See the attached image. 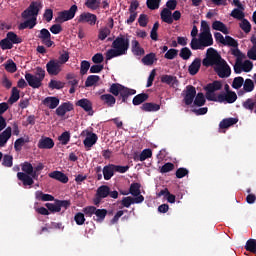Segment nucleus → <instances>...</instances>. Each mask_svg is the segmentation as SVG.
Masks as SVG:
<instances>
[{
  "label": "nucleus",
  "instance_id": "obj_1",
  "mask_svg": "<svg viewBox=\"0 0 256 256\" xmlns=\"http://www.w3.org/2000/svg\"><path fill=\"white\" fill-rule=\"evenodd\" d=\"M108 92H110L111 95H114V97H118L119 100H122V103H127V99H129L131 95H135L137 90L127 88L119 83H113Z\"/></svg>",
  "mask_w": 256,
  "mask_h": 256
},
{
  "label": "nucleus",
  "instance_id": "obj_2",
  "mask_svg": "<svg viewBox=\"0 0 256 256\" xmlns=\"http://www.w3.org/2000/svg\"><path fill=\"white\" fill-rule=\"evenodd\" d=\"M25 79L32 89H39L43 85V80L45 79V69L42 67H36L35 75L31 73L25 74Z\"/></svg>",
  "mask_w": 256,
  "mask_h": 256
},
{
  "label": "nucleus",
  "instance_id": "obj_3",
  "mask_svg": "<svg viewBox=\"0 0 256 256\" xmlns=\"http://www.w3.org/2000/svg\"><path fill=\"white\" fill-rule=\"evenodd\" d=\"M21 169L23 172H18L17 173V179L19 181H22L24 187L31 186L35 181L29 174L33 173V164L30 162H24L21 164Z\"/></svg>",
  "mask_w": 256,
  "mask_h": 256
},
{
  "label": "nucleus",
  "instance_id": "obj_4",
  "mask_svg": "<svg viewBox=\"0 0 256 256\" xmlns=\"http://www.w3.org/2000/svg\"><path fill=\"white\" fill-rule=\"evenodd\" d=\"M224 59L221 54L214 48H208L206 51V57L202 60L203 67H217Z\"/></svg>",
  "mask_w": 256,
  "mask_h": 256
},
{
  "label": "nucleus",
  "instance_id": "obj_5",
  "mask_svg": "<svg viewBox=\"0 0 256 256\" xmlns=\"http://www.w3.org/2000/svg\"><path fill=\"white\" fill-rule=\"evenodd\" d=\"M23 43V38L19 37L15 32L10 31L6 34V38L0 41V48L2 51L13 49V45Z\"/></svg>",
  "mask_w": 256,
  "mask_h": 256
},
{
  "label": "nucleus",
  "instance_id": "obj_6",
  "mask_svg": "<svg viewBox=\"0 0 256 256\" xmlns=\"http://www.w3.org/2000/svg\"><path fill=\"white\" fill-rule=\"evenodd\" d=\"M131 36L129 34H120L113 42L112 49H118L122 54L127 55Z\"/></svg>",
  "mask_w": 256,
  "mask_h": 256
},
{
  "label": "nucleus",
  "instance_id": "obj_7",
  "mask_svg": "<svg viewBox=\"0 0 256 256\" xmlns=\"http://www.w3.org/2000/svg\"><path fill=\"white\" fill-rule=\"evenodd\" d=\"M43 9V4L40 1H33L28 8L21 13L22 19H36L39 17V11Z\"/></svg>",
  "mask_w": 256,
  "mask_h": 256
},
{
  "label": "nucleus",
  "instance_id": "obj_8",
  "mask_svg": "<svg viewBox=\"0 0 256 256\" xmlns=\"http://www.w3.org/2000/svg\"><path fill=\"white\" fill-rule=\"evenodd\" d=\"M77 11L79 8L77 5H72L69 10H64L58 12V16L55 18L56 23H66V21H71L75 19V15H77Z\"/></svg>",
  "mask_w": 256,
  "mask_h": 256
},
{
  "label": "nucleus",
  "instance_id": "obj_9",
  "mask_svg": "<svg viewBox=\"0 0 256 256\" xmlns=\"http://www.w3.org/2000/svg\"><path fill=\"white\" fill-rule=\"evenodd\" d=\"M214 71L218 77H220V79H227V77H231V67L225 60H223L217 66H214Z\"/></svg>",
  "mask_w": 256,
  "mask_h": 256
},
{
  "label": "nucleus",
  "instance_id": "obj_10",
  "mask_svg": "<svg viewBox=\"0 0 256 256\" xmlns=\"http://www.w3.org/2000/svg\"><path fill=\"white\" fill-rule=\"evenodd\" d=\"M46 71L48 75L57 76L63 71V66L60 64L59 60L51 59L46 64Z\"/></svg>",
  "mask_w": 256,
  "mask_h": 256
},
{
  "label": "nucleus",
  "instance_id": "obj_11",
  "mask_svg": "<svg viewBox=\"0 0 256 256\" xmlns=\"http://www.w3.org/2000/svg\"><path fill=\"white\" fill-rule=\"evenodd\" d=\"M78 23H87L91 27L97 24V15L91 12H84L79 15Z\"/></svg>",
  "mask_w": 256,
  "mask_h": 256
},
{
  "label": "nucleus",
  "instance_id": "obj_12",
  "mask_svg": "<svg viewBox=\"0 0 256 256\" xmlns=\"http://www.w3.org/2000/svg\"><path fill=\"white\" fill-rule=\"evenodd\" d=\"M143 201H145V197H143V195H140L138 197H123L121 200V205L122 207H120V209H123V207H126V209H129L131 207V205H134V203H143Z\"/></svg>",
  "mask_w": 256,
  "mask_h": 256
},
{
  "label": "nucleus",
  "instance_id": "obj_13",
  "mask_svg": "<svg viewBox=\"0 0 256 256\" xmlns=\"http://www.w3.org/2000/svg\"><path fill=\"white\" fill-rule=\"evenodd\" d=\"M38 39L42 41L43 45H46L47 47H53L54 43L51 40V32L47 28H43L40 30V33L38 34Z\"/></svg>",
  "mask_w": 256,
  "mask_h": 256
},
{
  "label": "nucleus",
  "instance_id": "obj_14",
  "mask_svg": "<svg viewBox=\"0 0 256 256\" xmlns=\"http://www.w3.org/2000/svg\"><path fill=\"white\" fill-rule=\"evenodd\" d=\"M197 95V90L193 85H188L186 87V94L184 96L185 105H192L193 101H195V97Z\"/></svg>",
  "mask_w": 256,
  "mask_h": 256
},
{
  "label": "nucleus",
  "instance_id": "obj_15",
  "mask_svg": "<svg viewBox=\"0 0 256 256\" xmlns=\"http://www.w3.org/2000/svg\"><path fill=\"white\" fill-rule=\"evenodd\" d=\"M237 101V93L235 91L222 93L218 95V103H235Z\"/></svg>",
  "mask_w": 256,
  "mask_h": 256
},
{
  "label": "nucleus",
  "instance_id": "obj_16",
  "mask_svg": "<svg viewBox=\"0 0 256 256\" xmlns=\"http://www.w3.org/2000/svg\"><path fill=\"white\" fill-rule=\"evenodd\" d=\"M76 105L78 107H81L83 110L88 113V115L92 116L94 111H93V103H91V100L87 98H83L77 101Z\"/></svg>",
  "mask_w": 256,
  "mask_h": 256
},
{
  "label": "nucleus",
  "instance_id": "obj_17",
  "mask_svg": "<svg viewBox=\"0 0 256 256\" xmlns=\"http://www.w3.org/2000/svg\"><path fill=\"white\" fill-rule=\"evenodd\" d=\"M98 139H99V137L97 136V134H95L93 132H87L86 138L83 141L84 147L86 149H91V147H93V145H95V143H97Z\"/></svg>",
  "mask_w": 256,
  "mask_h": 256
},
{
  "label": "nucleus",
  "instance_id": "obj_18",
  "mask_svg": "<svg viewBox=\"0 0 256 256\" xmlns=\"http://www.w3.org/2000/svg\"><path fill=\"white\" fill-rule=\"evenodd\" d=\"M161 83L169 85V87H179V80L176 76L164 74L161 76Z\"/></svg>",
  "mask_w": 256,
  "mask_h": 256
},
{
  "label": "nucleus",
  "instance_id": "obj_19",
  "mask_svg": "<svg viewBox=\"0 0 256 256\" xmlns=\"http://www.w3.org/2000/svg\"><path fill=\"white\" fill-rule=\"evenodd\" d=\"M153 157V151L151 149H144L140 154L134 153L133 160L134 161H146V159H151Z\"/></svg>",
  "mask_w": 256,
  "mask_h": 256
},
{
  "label": "nucleus",
  "instance_id": "obj_20",
  "mask_svg": "<svg viewBox=\"0 0 256 256\" xmlns=\"http://www.w3.org/2000/svg\"><path fill=\"white\" fill-rule=\"evenodd\" d=\"M69 111H73V103L64 102L56 109V115L58 117H65V114L69 113Z\"/></svg>",
  "mask_w": 256,
  "mask_h": 256
},
{
  "label": "nucleus",
  "instance_id": "obj_21",
  "mask_svg": "<svg viewBox=\"0 0 256 256\" xmlns=\"http://www.w3.org/2000/svg\"><path fill=\"white\" fill-rule=\"evenodd\" d=\"M54 147L55 142L47 136H42L38 142V149H53Z\"/></svg>",
  "mask_w": 256,
  "mask_h": 256
},
{
  "label": "nucleus",
  "instance_id": "obj_22",
  "mask_svg": "<svg viewBox=\"0 0 256 256\" xmlns=\"http://www.w3.org/2000/svg\"><path fill=\"white\" fill-rule=\"evenodd\" d=\"M60 100L55 96H48L43 101L42 104L49 109H57L59 107Z\"/></svg>",
  "mask_w": 256,
  "mask_h": 256
},
{
  "label": "nucleus",
  "instance_id": "obj_23",
  "mask_svg": "<svg viewBox=\"0 0 256 256\" xmlns=\"http://www.w3.org/2000/svg\"><path fill=\"white\" fill-rule=\"evenodd\" d=\"M48 177H50V179H55L60 183H69V177H67V175L61 171H53L48 174Z\"/></svg>",
  "mask_w": 256,
  "mask_h": 256
},
{
  "label": "nucleus",
  "instance_id": "obj_24",
  "mask_svg": "<svg viewBox=\"0 0 256 256\" xmlns=\"http://www.w3.org/2000/svg\"><path fill=\"white\" fill-rule=\"evenodd\" d=\"M200 69H201V60L200 58H195L188 67V73L192 76L197 75Z\"/></svg>",
  "mask_w": 256,
  "mask_h": 256
},
{
  "label": "nucleus",
  "instance_id": "obj_25",
  "mask_svg": "<svg viewBox=\"0 0 256 256\" xmlns=\"http://www.w3.org/2000/svg\"><path fill=\"white\" fill-rule=\"evenodd\" d=\"M140 109L145 113H151V112L159 111V109H161V105L155 104L153 102H146L142 104Z\"/></svg>",
  "mask_w": 256,
  "mask_h": 256
},
{
  "label": "nucleus",
  "instance_id": "obj_26",
  "mask_svg": "<svg viewBox=\"0 0 256 256\" xmlns=\"http://www.w3.org/2000/svg\"><path fill=\"white\" fill-rule=\"evenodd\" d=\"M11 127H7L2 133H0V147H5L7 141L11 139Z\"/></svg>",
  "mask_w": 256,
  "mask_h": 256
},
{
  "label": "nucleus",
  "instance_id": "obj_27",
  "mask_svg": "<svg viewBox=\"0 0 256 256\" xmlns=\"http://www.w3.org/2000/svg\"><path fill=\"white\" fill-rule=\"evenodd\" d=\"M239 119L237 118H225L219 123L220 129H229V127H233V125H237Z\"/></svg>",
  "mask_w": 256,
  "mask_h": 256
},
{
  "label": "nucleus",
  "instance_id": "obj_28",
  "mask_svg": "<svg viewBox=\"0 0 256 256\" xmlns=\"http://www.w3.org/2000/svg\"><path fill=\"white\" fill-rule=\"evenodd\" d=\"M212 29L214 31H220L224 35H229V29H227V26L223 22H221L219 20H215L212 23Z\"/></svg>",
  "mask_w": 256,
  "mask_h": 256
},
{
  "label": "nucleus",
  "instance_id": "obj_29",
  "mask_svg": "<svg viewBox=\"0 0 256 256\" xmlns=\"http://www.w3.org/2000/svg\"><path fill=\"white\" fill-rule=\"evenodd\" d=\"M200 43L202 47H211L213 45V35L212 34H199Z\"/></svg>",
  "mask_w": 256,
  "mask_h": 256
},
{
  "label": "nucleus",
  "instance_id": "obj_30",
  "mask_svg": "<svg viewBox=\"0 0 256 256\" xmlns=\"http://www.w3.org/2000/svg\"><path fill=\"white\" fill-rule=\"evenodd\" d=\"M100 100L103 101L104 105H107V107H114L115 103H117V99L111 94L101 95Z\"/></svg>",
  "mask_w": 256,
  "mask_h": 256
},
{
  "label": "nucleus",
  "instance_id": "obj_31",
  "mask_svg": "<svg viewBox=\"0 0 256 256\" xmlns=\"http://www.w3.org/2000/svg\"><path fill=\"white\" fill-rule=\"evenodd\" d=\"M160 16L164 23H167L168 25H172L173 16H172L171 10H169V8H164L161 11Z\"/></svg>",
  "mask_w": 256,
  "mask_h": 256
},
{
  "label": "nucleus",
  "instance_id": "obj_32",
  "mask_svg": "<svg viewBox=\"0 0 256 256\" xmlns=\"http://www.w3.org/2000/svg\"><path fill=\"white\" fill-rule=\"evenodd\" d=\"M37 25V20L35 18H28L26 21L19 24L18 28L20 31L24 29H33Z\"/></svg>",
  "mask_w": 256,
  "mask_h": 256
},
{
  "label": "nucleus",
  "instance_id": "obj_33",
  "mask_svg": "<svg viewBox=\"0 0 256 256\" xmlns=\"http://www.w3.org/2000/svg\"><path fill=\"white\" fill-rule=\"evenodd\" d=\"M223 88V84L221 81H214L212 83H209L205 87V91H209L210 93H215V91H221Z\"/></svg>",
  "mask_w": 256,
  "mask_h": 256
},
{
  "label": "nucleus",
  "instance_id": "obj_34",
  "mask_svg": "<svg viewBox=\"0 0 256 256\" xmlns=\"http://www.w3.org/2000/svg\"><path fill=\"white\" fill-rule=\"evenodd\" d=\"M94 215V221L97 223H103L105 221V217H107V209H98L96 208Z\"/></svg>",
  "mask_w": 256,
  "mask_h": 256
},
{
  "label": "nucleus",
  "instance_id": "obj_35",
  "mask_svg": "<svg viewBox=\"0 0 256 256\" xmlns=\"http://www.w3.org/2000/svg\"><path fill=\"white\" fill-rule=\"evenodd\" d=\"M35 199L37 201H55V197L51 194H45L43 191L35 192Z\"/></svg>",
  "mask_w": 256,
  "mask_h": 256
},
{
  "label": "nucleus",
  "instance_id": "obj_36",
  "mask_svg": "<svg viewBox=\"0 0 256 256\" xmlns=\"http://www.w3.org/2000/svg\"><path fill=\"white\" fill-rule=\"evenodd\" d=\"M102 171H103L105 181H109L111 177L115 175V169L113 168V164L104 166Z\"/></svg>",
  "mask_w": 256,
  "mask_h": 256
},
{
  "label": "nucleus",
  "instance_id": "obj_37",
  "mask_svg": "<svg viewBox=\"0 0 256 256\" xmlns=\"http://www.w3.org/2000/svg\"><path fill=\"white\" fill-rule=\"evenodd\" d=\"M132 53L137 57L145 55V49L141 48V45L137 40H132Z\"/></svg>",
  "mask_w": 256,
  "mask_h": 256
},
{
  "label": "nucleus",
  "instance_id": "obj_38",
  "mask_svg": "<svg viewBox=\"0 0 256 256\" xmlns=\"http://www.w3.org/2000/svg\"><path fill=\"white\" fill-rule=\"evenodd\" d=\"M130 195L133 197H141V184L140 183H132L129 188Z\"/></svg>",
  "mask_w": 256,
  "mask_h": 256
},
{
  "label": "nucleus",
  "instance_id": "obj_39",
  "mask_svg": "<svg viewBox=\"0 0 256 256\" xmlns=\"http://www.w3.org/2000/svg\"><path fill=\"white\" fill-rule=\"evenodd\" d=\"M147 99H149V94L147 93H141V94H138L136 95L133 100H132V103L133 105H141L143 103H145V101H147Z\"/></svg>",
  "mask_w": 256,
  "mask_h": 256
},
{
  "label": "nucleus",
  "instance_id": "obj_40",
  "mask_svg": "<svg viewBox=\"0 0 256 256\" xmlns=\"http://www.w3.org/2000/svg\"><path fill=\"white\" fill-rule=\"evenodd\" d=\"M155 61H157V55L153 52L147 54L146 56H144L142 58V63L147 66L153 65V63H155Z\"/></svg>",
  "mask_w": 256,
  "mask_h": 256
},
{
  "label": "nucleus",
  "instance_id": "obj_41",
  "mask_svg": "<svg viewBox=\"0 0 256 256\" xmlns=\"http://www.w3.org/2000/svg\"><path fill=\"white\" fill-rule=\"evenodd\" d=\"M109 190H110L109 186L102 185L98 187L96 194L98 197H101L102 199H106V197H109Z\"/></svg>",
  "mask_w": 256,
  "mask_h": 256
},
{
  "label": "nucleus",
  "instance_id": "obj_42",
  "mask_svg": "<svg viewBox=\"0 0 256 256\" xmlns=\"http://www.w3.org/2000/svg\"><path fill=\"white\" fill-rule=\"evenodd\" d=\"M242 107L247 111H251V113H253V110L256 107V100H254L253 98H248L242 103Z\"/></svg>",
  "mask_w": 256,
  "mask_h": 256
},
{
  "label": "nucleus",
  "instance_id": "obj_43",
  "mask_svg": "<svg viewBox=\"0 0 256 256\" xmlns=\"http://www.w3.org/2000/svg\"><path fill=\"white\" fill-rule=\"evenodd\" d=\"M109 35H111V29H109V27L107 26L102 27L99 29V32H98V39L100 41H105V39H107Z\"/></svg>",
  "mask_w": 256,
  "mask_h": 256
},
{
  "label": "nucleus",
  "instance_id": "obj_44",
  "mask_svg": "<svg viewBox=\"0 0 256 256\" xmlns=\"http://www.w3.org/2000/svg\"><path fill=\"white\" fill-rule=\"evenodd\" d=\"M190 47L193 51H203V49H205L199 38H192Z\"/></svg>",
  "mask_w": 256,
  "mask_h": 256
},
{
  "label": "nucleus",
  "instance_id": "obj_45",
  "mask_svg": "<svg viewBox=\"0 0 256 256\" xmlns=\"http://www.w3.org/2000/svg\"><path fill=\"white\" fill-rule=\"evenodd\" d=\"M245 10H241L239 8H235L232 10L230 16L233 17L234 19H237L238 21H242L245 19Z\"/></svg>",
  "mask_w": 256,
  "mask_h": 256
},
{
  "label": "nucleus",
  "instance_id": "obj_46",
  "mask_svg": "<svg viewBox=\"0 0 256 256\" xmlns=\"http://www.w3.org/2000/svg\"><path fill=\"white\" fill-rule=\"evenodd\" d=\"M25 143H29V138L20 137L14 142L15 151H21Z\"/></svg>",
  "mask_w": 256,
  "mask_h": 256
},
{
  "label": "nucleus",
  "instance_id": "obj_47",
  "mask_svg": "<svg viewBox=\"0 0 256 256\" xmlns=\"http://www.w3.org/2000/svg\"><path fill=\"white\" fill-rule=\"evenodd\" d=\"M122 54L118 49L112 48L106 52V61H111L114 57H121Z\"/></svg>",
  "mask_w": 256,
  "mask_h": 256
},
{
  "label": "nucleus",
  "instance_id": "obj_48",
  "mask_svg": "<svg viewBox=\"0 0 256 256\" xmlns=\"http://www.w3.org/2000/svg\"><path fill=\"white\" fill-rule=\"evenodd\" d=\"M4 69L8 73H15L17 71V64H15V62L12 59H9L4 64Z\"/></svg>",
  "mask_w": 256,
  "mask_h": 256
},
{
  "label": "nucleus",
  "instance_id": "obj_49",
  "mask_svg": "<svg viewBox=\"0 0 256 256\" xmlns=\"http://www.w3.org/2000/svg\"><path fill=\"white\" fill-rule=\"evenodd\" d=\"M192 55L193 52H191V49H189L188 47L182 48L179 53V57H181V59H183L184 61H189Z\"/></svg>",
  "mask_w": 256,
  "mask_h": 256
},
{
  "label": "nucleus",
  "instance_id": "obj_50",
  "mask_svg": "<svg viewBox=\"0 0 256 256\" xmlns=\"http://www.w3.org/2000/svg\"><path fill=\"white\" fill-rule=\"evenodd\" d=\"M101 5V2L99 0H87L85 2V7L87 9H91V11H97Z\"/></svg>",
  "mask_w": 256,
  "mask_h": 256
},
{
  "label": "nucleus",
  "instance_id": "obj_51",
  "mask_svg": "<svg viewBox=\"0 0 256 256\" xmlns=\"http://www.w3.org/2000/svg\"><path fill=\"white\" fill-rule=\"evenodd\" d=\"M255 89V83L253 80L247 78L243 83V90L245 93H251Z\"/></svg>",
  "mask_w": 256,
  "mask_h": 256
},
{
  "label": "nucleus",
  "instance_id": "obj_52",
  "mask_svg": "<svg viewBox=\"0 0 256 256\" xmlns=\"http://www.w3.org/2000/svg\"><path fill=\"white\" fill-rule=\"evenodd\" d=\"M100 79H101V77H99L97 75L88 76L85 81V87H93V85H95V83H99Z\"/></svg>",
  "mask_w": 256,
  "mask_h": 256
},
{
  "label": "nucleus",
  "instance_id": "obj_53",
  "mask_svg": "<svg viewBox=\"0 0 256 256\" xmlns=\"http://www.w3.org/2000/svg\"><path fill=\"white\" fill-rule=\"evenodd\" d=\"M205 103H206L205 95L203 94V92H199L195 97L194 105H196V107H203Z\"/></svg>",
  "mask_w": 256,
  "mask_h": 256
},
{
  "label": "nucleus",
  "instance_id": "obj_54",
  "mask_svg": "<svg viewBox=\"0 0 256 256\" xmlns=\"http://www.w3.org/2000/svg\"><path fill=\"white\" fill-rule=\"evenodd\" d=\"M239 27L244 33H251V22H249V20L245 18L242 19L241 23H239Z\"/></svg>",
  "mask_w": 256,
  "mask_h": 256
},
{
  "label": "nucleus",
  "instance_id": "obj_55",
  "mask_svg": "<svg viewBox=\"0 0 256 256\" xmlns=\"http://www.w3.org/2000/svg\"><path fill=\"white\" fill-rule=\"evenodd\" d=\"M45 207H47L48 211L51 213H61V208H59V204L57 200H55V203H46Z\"/></svg>",
  "mask_w": 256,
  "mask_h": 256
},
{
  "label": "nucleus",
  "instance_id": "obj_56",
  "mask_svg": "<svg viewBox=\"0 0 256 256\" xmlns=\"http://www.w3.org/2000/svg\"><path fill=\"white\" fill-rule=\"evenodd\" d=\"M3 167H13V155L5 154L2 156Z\"/></svg>",
  "mask_w": 256,
  "mask_h": 256
},
{
  "label": "nucleus",
  "instance_id": "obj_57",
  "mask_svg": "<svg viewBox=\"0 0 256 256\" xmlns=\"http://www.w3.org/2000/svg\"><path fill=\"white\" fill-rule=\"evenodd\" d=\"M224 46L226 47H239V43L231 36H226L224 40Z\"/></svg>",
  "mask_w": 256,
  "mask_h": 256
},
{
  "label": "nucleus",
  "instance_id": "obj_58",
  "mask_svg": "<svg viewBox=\"0 0 256 256\" xmlns=\"http://www.w3.org/2000/svg\"><path fill=\"white\" fill-rule=\"evenodd\" d=\"M246 251H250V253H256V240L249 239L245 245Z\"/></svg>",
  "mask_w": 256,
  "mask_h": 256
},
{
  "label": "nucleus",
  "instance_id": "obj_59",
  "mask_svg": "<svg viewBox=\"0 0 256 256\" xmlns=\"http://www.w3.org/2000/svg\"><path fill=\"white\" fill-rule=\"evenodd\" d=\"M243 83H245V79H243V77H235L232 82V87L233 89H241V87H243Z\"/></svg>",
  "mask_w": 256,
  "mask_h": 256
},
{
  "label": "nucleus",
  "instance_id": "obj_60",
  "mask_svg": "<svg viewBox=\"0 0 256 256\" xmlns=\"http://www.w3.org/2000/svg\"><path fill=\"white\" fill-rule=\"evenodd\" d=\"M91 68V63L87 60H83L80 65V75H87V71Z\"/></svg>",
  "mask_w": 256,
  "mask_h": 256
},
{
  "label": "nucleus",
  "instance_id": "obj_61",
  "mask_svg": "<svg viewBox=\"0 0 256 256\" xmlns=\"http://www.w3.org/2000/svg\"><path fill=\"white\" fill-rule=\"evenodd\" d=\"M19 98H20L19 89H17V87H13L11 96L9 98V103H12V104L17 103Z\"/></svg>",
  "mask_w": 256,
  "mask_h": 256
},
{
  "label": "nucleus",
  "instance_id": "obj_62",
  "mask_svg": "<svg viewBox=\"0 0 256 256\" xmlns=\"http://www.w3.org/2000/svg\"><path fill=\"white\" fill-rule=\"evenodd\" d=\"M50 89H63L65 87V83L57 80H51L48 84Z\"/></svg>",
  "mask_w": 256,
  "mask_h": 256
},
{
  "label": "nucleus",
  "instance_id": "obj_63",
  "mask_svg": "<svg viewBox=\"0 0 256 256\" xmlns=\"http://www.w3.org/2000/svg\"><path fill=\"white\" fill-rule=\"evenodd\" d=\"M161 3V0H147L146 5L148 9H151L152 11H155V9H159V5Z\"/></svg>",
  "mask_w": 256,
  "mask_h": 256
},
{
  "label": "nucleus",
  "instance_id": "obj_64",
  "mask_svg": "<svg viewBox=\"0 0 256 256\" xmlns=\"http://www.w3.org/2000/svg\"><path fill=\"white\" fill-rule=\"evenodd\" d=\"M74 221L76 225H85V214L78 212L74 216Z\"/></svg>",
  "mask_w": 256,
  "mask_h": 256
}]
</instances>
